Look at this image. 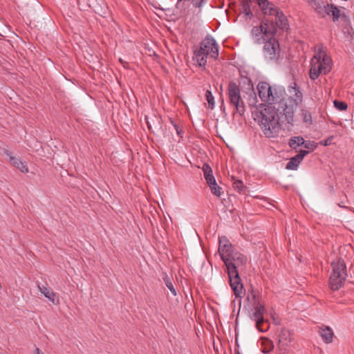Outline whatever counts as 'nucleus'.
Listing matches in <instances>:
<instances>
[{
	"mask_svg": "<svg viewBox=\"0 0 354 354\" xmlns=\"http://www.w3.org/2000/svg\"><path fill=\"white\" fill-rule=\"evenodd\" d=\"M254 120L267 138H276L281 130V122L277 116L276 107L266 106L256 113Z\"/></svg>",
	"mask_w": 354,
	"mask_h": 354,
	"instance_id": "obj_3",
	"label": "nucleus"
},
{
	"mask_svg": "<svg viewBox=\"0 0 354 354\" xmlns=\"http://www.w3.org/2000/svg\"><path fill=\"white\" fill-rule=\"evenodd\" d=\"M274 15H275L276 17V22H272L276 26V29H277L278 27L282 30H288L289 25L288 19L283 13L277 10Z\"/></svg>",
	"mask_w": 354,
	"mask_h": 354,
	"instance_id": "obj_16",
	"label": "nucleus"
},
{
	"mask_svg": "<svg viewBox=\"0 0 354 354\" xmlns=\"http://www.w3.org/2000/svg\"><path fill=\"white\" fill-rule=\"evenodd\" d=\"M176 133L178 135H180L182 133V131L180 129H177V130H176Z\"/></svg>",
	"mask_w": 354,
	"mask_h": 354,
	"instance_id": "obj_36",
	"label": "nucleus"
},
{
	"mask_svg": "<svg viewBox=\"0 0 354 354\" xmlns=\"http://www.w3.org/2000/svg\"><path fill=\"white\" fill-rule=\"evenodd\" d=\"M259 96L262 102L269 104H277L286 96V89L283 86H271L266 82H260L257 85Z\"/></svg>",
	"mask_w": 354,
	"mask_h": 354,
	"instance_id": "obj_5",
	"label": "nucleus"
},
{
	"mask_svg": "<svg viewBox=\"0 0 354 354\" xmlns=\"http://www.w3.org/2000/svg\"><path fill=\"white\" fill-rule=\"evenodd\" d=\"M332 68V59L321 50L316 53L310 61V78L315 80L320 74H327Z\"/></svg>",
	"mask_w": 354,
	"mask_h": 354,
	"instance_id": "obj_7",
	"label": "nucleus"
},
{
	"mask_svg": "<svg viewBox=\"0 0 354 354\" xmlns=\"http://www.w3.org/2000/svg\"><path fill=\"white\" fill-rule=\"evenodd\" d=\"M334 106L336 109H337L339 111H344L348 107L347 104L346 102L338 100L334 101Z\"/></svg>",
	"mask_w": 354,
	"mask_h": 354,
	"instance_id": "obj_26",
	"label": "nucleus"
},
{
	"mask_svg": "<svg viewBox=\"0 0 354 354\" xmlns=\"http://www.w3.org/2000/svg\"><path fill=\"white\" fill-rule=\"evenodd\" d=\"M243 9H244L245 15L247 17L251 18L252 17V12L250 10V6L248 3L243 5Z\"/></svg>",
	"mask_w": 354,
	"mask_h": 354,
	"instance_id": "obj_30",
	"label": "nucleus"
},
{
	"mask_svg": "<svg viewBox=\"0 0 354 354\" xmlns=\"http://www.w3.org/2000/svg\"><path fill=\"white\" fill-rule=\"evenodd\" d=\"M205 98L208 103V108L210 109H213L214 108V97L212 93V92L207 90L205 93Z\"/></svg>",
	"mask_w": 354,
	"mask_h": 354,
	"instance_id": "obj_24",
	"label": "nucleus"
},
{
	"mask_svg": "<svg viewBox=\"0 0 354 354\" xmlns=\"http://www.w3.org/2000/svg\"><path fill=\"white\" fill-rule=\"evenodd\" d=\"M206 0H192V3L194 7L200 8L205 3Z\"/></svg>",
	"mask_w": 354,
	"mask_h": 354,
	"instance_id": "obj_31",
	"label": "nucleus"
},
{
	"mask_svg": "<svg viewBox=\"0 0 354 354\" xmlns=\"http://www.w3.org/2000/svg\"><path fill=\"white\" fill-rule=\"evenodd\" d=\"M302 146H304V148L308 149L310 151H313L316 148V145H315V142H310V141H305L304 140V144H303Z\"/></svg>",
	"mask_w": 354,
	"mask_h": 354,
	"instance_id": "obj_28",
	"label": "nucleus"
},
{
	"mask_svg": "<svg viewBox=\"0 0 354 354\" xmlns=\"http://www.w3.org/2000/svg\"><path fill=\"white\" fill-rule=\"evenodd\" d=\"M258 5L265 15H273L278 10L274 4L268 0H258Z\"/></svg>",
	"mask_w": 354,
	"mask_h": 354,
	"instance_id": "obj_15",
	"label": "nucleus"
},
{
	"mask_svg": "<svg viewBox=\"0 0 354 354\" xmlns=\"http://www.w3.org/2000/svg\"><path fill=\"white\" fill-rule=\"evenodd\" d=\"M163 279L167 288L171 291V294L174 296H176V291L170 279L168 277V276H166L165 277L163 278Z\"/></svg>",
	"mask_w": 354,
	"mask_h": 354,
	"instance_id": "obj_25",
	"label": "nucleus"
},
{
	"mask_svg": "<svg viewBox=\"0 0 354 354\" xmlns=\"http://www.w3.org/2000/svg\"><path fill=\"white\" fill-rule=\"evenodd\" d=\"M171 123L173 124L174 127L175 128L176 130H177V129H179L178 126L176 124L174 123L173 121H171Z\"/></svg>",
	"mask_w": 354,
	"mask_h": 354,
	"instance_id": "obj_35",
	"label": "nucleus"
},
{
	"mask_svg": "<svg viewBox=\"0 0 354 354\" xmlns=\"http://www.w3.org/2000/svg\"><path fill=\"white\" fill-rule=\"evenodd\" d=\"M331 268L329 286L331 290H337L342 287L347 276L346 265L342 259H339L331 263Z\"/></svg>",
	"mask_w": 354,
	"mask_h": 354,
	"instance_id": "obj_8",
	"label": "nucleus"
},
{
	"mask_svg": "<svg viewBox=\"0 0 354 354\" xmlns=\"http://www.w3.org/2000/svg\"><path fill=\"white\" fill-rule=\"evenodd\" d=\"M227 93L230 104L240 115L245 112V105L241 95V90L234 82H230L227 87Z\"/></svg>",
	"mask_w": 354,
	"mask_h": 354,
	"instance_id": "obj_9",
	"label": "nucleus"
},
{
	"mask_svg": "<svg viewBox=\"0 0 354 354\" xmlns=\"http://www.w3.org/2000/svg\"><path fill=\"white\" fill-rule=\"evenodd\" d=\"M194 58L198 65L205 66L207 57L214 59L218 57V45L212 37L207 36L201 42L199 48L194 50Z\"/></svg>",
	"mask_w": 354,
	"mask_h": 354,
	"instance_id": "obj_6",
	"label": "nucleus"
},
{
	"mask_svg": "<svg viewBox=\"0 0 354 354\" xmlns=\"http://www.w3.org/2000/svg\"><path fill=\"white\" fill-rule=\"evenodd\" d=\"M202 170L203 171L204 177L207 183H211L212 181H214L215 178L213 176L212 169L208 164H203L202 167Z\"/></svg>",
	"mask_w": 354,
	"mask_h": 354,
	"instance_id": "obj_20",
	"label": "nucleus"
},
{
	"mask_svg": "<svg viewBox=\"0 0 354 354\" xmlns=\"http://www.w3.org/2000/svg\"><path fill=\"white\" fill-rule=\"evenodd\" d=\"M240 266H241L233 265L226 267L230 281V285L236 297L241 296L243 289V286L241 281L238 272V268Z\"/></svg>",
	"mask_w": 354,
	"mask_h": 354,
	"instance_id": "obj_10",
	"label": "nucleus"
},
{
	"mask_svg": "<svg viewBox=\"0 0 354 354\" xmlns=\"http://www.w3.org/2000/svg\"><path fill=\"white\" fill-rule=\"evenodd\" d=\"M319 334L325 343H331L333 340L334 333L329 326H322L319 329Z\"/></svg>",
	"mask_w": 354,
	"mask_h": 354,
	"instance_id": "obj_18",
	"label": "nucleus"
},
{
	"mask_svg": "<svg viewBox=\"0 0 354 354\" xmlns=\"http://www.w3.org/2000/svg\"><path fill=\"white\" fill-rule=\"evenodd\" d=\"M35 354H44L39 348L35 349Z\"/></svg>",
	"mask_w": 354,
	"mask_h": 354,
	"instance_id": "obj_34",
	"label": "nucleus"
},
{
	"mask_svg": "<svg viewBox=\"0 0 354 354\" xmlns=\"http://www.w3.org/2000/svg\"><path fill=\"white\" fill-rule=\"evenodd\" d=\"M119 61L122 64V66L124 67V68H128V63L124 62L123 59H122L121 58L119 59Z\"/></svg>",
	"mask_w": 354,
	"mask_h": 354,
	"instance_id": "obj_33",
	"label": "nucleus"
},
{
	"mask_svg": "<svg viewBox=\"0 0 354 354\" xmlns=\"http://www.w3.org/2000/svg\"><path fill=\"white\" fill-rule=\"evenodd\" d=\"M308 153V151L300 150L299 153L290 158V161L286 164V169L288 170H296L304 159Z\"/></svg>",
	"mask_w": 354,
	"mask_h": 354,
	"instance_id": "obj_14",
	"label": "nucleus"
},
{
	"mask_svg": "<svg viewBox=\"0 0 354 354\" xmlns=\"http://www.w3.org/2000/svg\"><path fill=\"white\" fill-rule=\"evenodd\" d=\"M235 354H241L239 351L236 352Z\"/></svg>",
	"mask_w": 354,
	"mask_h": 354,
	"instance_id": "obj_37",
	"label": "nucleus"
},
{
	"mask_svg": "<svg viewBox=\"0 0 354 354\" xmlns=\"http://www.w3.org/2000/svg\"><path fill=\"white\" fill-rule=\"evenodd\" d=\"M304 144V139L300 136H295L290 140L289 145L292 149H296L297 147L302 146Z\"/></svg>",
	"mask_w": 354,
	"mask_h": 354,
	"instance_id": "obj_22",
	"label": "nucleus"
},
{
	"mask_svg": "<svg viewBox=\"0 0 354 354\" xmlns=\"http://www.w3.org/2000/svg\"><path fill=\"white\" fill-rule=\"evenodd\" d=\"M276 32V26L267 19L263 21L260 26H254L251 31L254 44H264L263 55L268 60H277L279 57V44L274 37Z\"/></svg>",
	"mask_w": 354,
	"mask_h": 354,
	"instance_id": "obj_1",
	"label": "nucleus"
},
{
	"mask_svg": "<svg viewBox=\"0 0 354 354\" xmlns=\"http://www.w3.org/2000/svg\"><path fill=\"white\" fill-rule=\"evenodd\" d=\"M234 188L239 192H241L244 189V185L242 181L237 180L234 183Z\"/></svg>",
	"mask_w": 354,
	"mask_h": 354,
	"instance_id": "obj_29",
	"label": "nucleus"
},
{
	"mask_svg": "<svg viewBox=\"0 0 354 354\" xmlns=\"http://www.w3.org/2000/svg\"><path fill=\"white\" fill-rule=\"evenodd\" d=\"M333 139V136H330V137L328 138L327 139L322 141L321 145H322L324 146H328L331 144Z\"/></svg>",
	"mask_w": 354,
	"mask_h": 354,
	"instance_id": "obj_32",
	"label": "nucleus"
},
{
	"mask_svg": "<svg viewBox=\"0 0 354 354\" xmlns=\"http://www.w3.org/2000/svg\"><path fill=\"white\" fill-rule=\"evenodd\" d=\"M218 252L226 267L233 265L244 266L247 262L246 257L234 250L225 236L219 239Z\"/></svg>",
	"mask_w": 354,
	"mask_h": 354,
	"instance_id": "obj_4",
	"label": "nucleus"
},
{
	"mask_svg": "<svg viewBox=\"0 0 354 354\" xmlns=\"http://www.w3.org/2000/svg\"><path fill=\"white\" fill-rule=\"evenodd\" d=\"M288 91L292 96L288 98L285 96L279 102L276 111L282 124H293L295 111L303 101V94L295 82L289 86Z\"/></svg>",
	"mask_w": 354,
	"mask_h": 354,
	"instance_id": "obj_2",
	"label": "nucleus"
},
{
	"mask_svg": "<svg viewBox=\"0 0 354 354\" xmlns=\"http://www.w3.org/2000/svg\"><path fill=\"white\" fill-rule=\"evenodd\" d=\"M38 288L41 294L46 298H48L53 304H59V299L56 294L53 292L49 288L44 286H38Z\"/></svg>",
	"mask_w": 354,
	"mask_h": 354,
	"instance_id": "obj_19",
	"label": "nucleus"
},
{
	"mask_svg": "<svg viewBox=\"0 0 354 354\" xmlns=\"http://www.w3.org/2000/svg\"><path fill=\"white\" fill-rule=\"evenodd\" d=\"M292 342L290 332L287 329L281 330L279 335V346L281 351H286Z\"/></svg>",
	"mask_w": 354,
	"mask_h": 354,
	"instance_id": "obj_13",
	"label": "nucleus"
},
{
	"mask_svg": "<svg viewBox=\"0 0 354 354\" xmlns=\"http://www.w3.org/2000/svg\"><path fill=\"white\" fill-rule=\"evenodd\" d=\"M265 308L259 302L254 308V312L251 315V319L256 322V327L260 332H266L269 328V323L263 319Z\"/></svg>",
	"mask_w": 354,
	"mask_h": 354,
	"instance_id": "obj_11",
	"label": "nucleus"
},
{
	"mask_svg": "<svg viewBox=\"0 0 354 354\" xmlns=\"http://www.w3.org/2000/svg\"><path fill=\"white\" fill-rule=\"evenodd\" d=\"M5 153L7 155V156L9 157L10 161L14 167L17 168L23 173L28 172V169L26 162H22L20 159L15 156H12L11 152L8 151H6Z\"/></svg>",
	"mask_w": 354,
	"mask_h": 354,
	"instance_id": "obj_17",
	"label": "nucleus"
},
{
	"mask_svg": "<svg viewBox=\"0 0 354 354\" xmlns=\"http://www.w3.org/2000/svg\"><path fill=\"white\" fill-rule=\"evenodd\" d=\"M264 344V353H269L274 348V344L272 341L269 339H266L263 341Z\"/></svg>",
	"mask_w": 354,
	"mask_h": 354,
	"instance_id": "obj_27",
	"label": "nucleus"
},
{
	"mask_svg": "<svg viewBox=\"0 0 354 354\" xmlns=\"http://www.w3.org/2000/svg\"><path fill=\"white\" fill-rule=\"evenodd\" d=\"M299 115L302 118L303 121L308 124H312V116L310 113L306 109H301Z\"/></svg>",
	"mask_w": 354,
	"mask_h": 354,
	"instance_id": "obj_23",
	"label": "nucleus"
},
{
	"mask_svg": "<svg viewBox=\"0 0 354 354\" xmlns=\"http://www.w3.org/2000/svg\"><path fill=\"white\" fill-rule=\"evenodd\" d=\"M312 7L314 8L318 13H322L324 11L326 15L332 16L333 21H337L339 18V10L332 4H326L322 6L319 0H312Z\"/></svg>",
	"mask_w": 354,
	"mask_h": 354,
	"instance_id": "obj_12",
	"label": "nucleus"
},
{
	"mask_svg": "<svg viewBox=\"0 0 354 354\" xmlns=\"http://www.w3.org/2000/svg\"><path fill=\"white\" fill-rule=\"evenodd\" d=\"M208 186L209 187L212 193L215 195L217 197H220L221 196V188L219 187L216 181V179L214 181H212L211 183H207Z\"/></svg>",
	"mask_w": 354,
	"mask_h": 354,
	"instance_id": "obj_21",
	"label": "nucleus"
}]
</instances>
